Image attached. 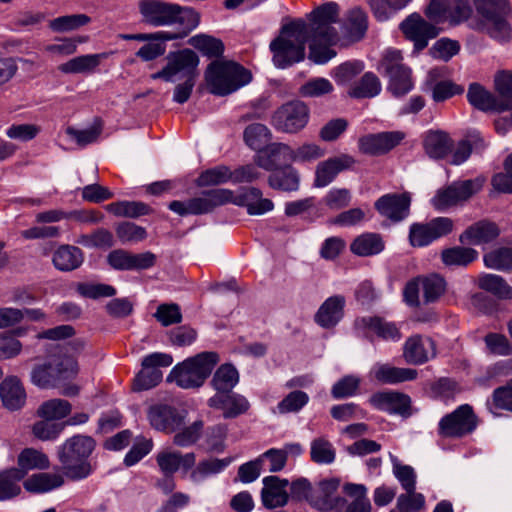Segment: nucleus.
<instances>
[{
  "instance_id": "nucleus-1",
  "label": "nucleus",
  "mask_w": 512,
  "mask_h": 512,
  "mask_svg": "<svg viewBox=\"0 0 512 512\" xmlns=\"http://www.w3.org/2000/svg\"><path fill=\"white\" fill-rule=\"evenodd\" d=\"M339 6L335 2L324 3L310 13L307 24L308 59L316 64H324L336 56L331 46L339 40L333 24L339 22Z\"/></svg>"
},
{
  "instance_id": "nucleus-2",
  "label": "nucleus",
  "mask_w": 512,
  "mask_h": 512,
  "mask_svg": "<svg viewBox=\"0 0 512 512\" xmlns=\"http://www.w3.org/2000/svg\"><path fill=\"white\" fill-rule=\"evenodd\" d=\"M141 21L153 27L178 26L177 32H168L174 40L188 36L200 23V13L194 8L164 0H139Z\"/></svg>"
},
{
  "instance_id": "nucleus-3",
  "label": "nucleus",
  "mask_w": 512,
  "mask_h": 512,
  "mask_svg": "<svg viewBox=\"0 0 512 512\" xmlns=\"http://www.w3.org/2000/svg\"><path fill=\"white\" fill-rule=\"evenodd\" d=\"M476 18L471 27L487 34L492 39L504 43L512 37V25L508 20L510 7L508 0H473Z\"/></svg>"
},
{
  "instance_id": "nucleus-4",
  "label": "nucleus",
  "mask_w": 512,
  "mask_h": 512,
  "mask_svg": "<svg viewBox=\"0 0 512 512\" xmlns=\"http://www.w3.org/2000/svg\"><path fill=\"white\" fill-rule=\"evenodd\" d=\"M95 445L90 436L79 434L68 438L57 451L63 475L73 481L87 478L93 471L88 458Z\"/></svg>"
},
{
  "instance_id": "nucleus-5",
  "label": "nucleus",
  "mask_w": 512,
  "mask_h": 512,
  "mask_svg": "<svg viewBox=\"0 0 512 512\" xmlns=\"http://www.w3.org/2000/svg\"><path fill=\"white\" fill-rule=\"evenodd\" d=\"M306 42L307 23L294 21L284 25L279 36L270 43L274 65L284 69L304 60Z\"/></svg>"
},
{
  "instance_id": "nucleus-6",
  "label": "nucleus",
  "mask_w": 512,
  "mask_h": 512,
  "mask_svg": "<svg viewBox=\"0 0 512 512\" xmlns=\"http://www.w3.org/2000/svg\"><path fill=\"white\" fill-rule=\"evenodd\" d=\"M205 80L212 94L225 96L250 83L252 73L237 62L215 60L207 66Z\"/></svg>"
},
{
  "instance_id": "nucleus-7",
  "label": "nucleus",
  "mask_w": 512,
  "mask_h": 512,
  "mask_svg": "<svg viewBox=\"0 0 512 512\" xmlns=\"http://www.w3.org/2000/svg\"><path fill=\"white\" fill-rule=\"evenodd\" d=\"M218 362L219 356L215 352L199 353L174 366L167 381L175 382L183 389L199 388L210 376Z\"/></svg>"
},
{
  "instance_id": "nucleus-8",
  "label": "nucleus",
  "mask_w": 512,
  "mask_h": 512,
  "mask_svg": "<svg viewBox=\"0 0 512 512\" xmlns=\"http://www.w3.org/2000/svg\"><path fill=\"white\" fill-rule=\"evenodd\" d=\"M378 71L388 78V90L396 97L407 94L413 88L412 71L403 63L400 50H386L379 62Z\"/></svg>"
},
{
  "instance_id": "nucleus-9",
  "label": "nucleus",
  "mask_w": 512,
  "mask_h": 512,
  "mask_svg": "<svg viewBox=\"0 0 512 512\" xmlns=\"http://www.w3.org/2000/svg\"><path fill=\"white\" fill-rule=\"evenodd\" d=\"M446 291V281L437 274L418 276L407 282L403 290L404 301L411 307L421 303L428 305L437 302Z\"/></svg>"
},
{
  "instance_id": "nucleus-10",
  "label": "nucleus",
  "mask_w": 512,
  "mask_h": 512,
  "mask_svg": "<svg viewBox=\"0 0 512 512\" xmlns=\"http://www.w3.org/2000/svg\"><path fill=\"white\" fill-rule=\"evenodd\" d=\"M76 373L77 370L71 361L51 358L45 363L33 367L31 381L43 389L60 387Z\"/></svg>"
},
{
  "instance_id": "nucleus-11",
  "label": "nucleus",
  "mask_w": 512,
  "mask_h": 512,
  "mask_svg": "<svg viewBox=\"0 0 512 512\" xmlns=\"http://www.w3.org/2000/svg\"><path fill=\"white\" fill-rule=\"evenodd\" d=\"M478 425L473 408L463 404L439 421L438 434L442 438H462L472 433Z\"/></svg>"
},
{
  "instance_id": "nucleus-12",
  "label": "nucleus",
  "mask_w": 512,
  "mask_h": 512,
  "mask_svg": "<svg viewBox=\"0 0 512 512\" xmlns=\"http://www.w3.org/2000/svg\"><path fill=\"white\" fill-rule=\"evenodd\" d=\"M199 57L191 49H183L170 52L167 56V64L162 70L151 74L153 80L162 79L166 82H174V77L181 73L184 78H197Z\"/></svg>"
},
{
  "instance_id": "nucleus-13",
  "label": "nucleus",
  "mask_w": 512,
  "mask_h": 512,
  "mask_svg": "<svg viewBox=\"0 0 512 512\" xmlns=\"http://www.w3.org/2000/svg\"><path fill=\"white\" fill-rule=\"evenodd\" d=\"M173 357L167 353L155 352L145 356L141 362V370L133 379V391L140 392L156 387L163 379L162 367H169Z\"/></svg>"
},
{
  "instance_id": "nucleus-14",
  "label": "nucleus",
  "mask_w": 512,
  "mask_h": 512,
  "mask_svg": "<svg viewBox=\"0 0 512 512\" xmlns=\"http://www.w3.org/2000/svg\"><path fill=\"white\" fill-rule=\"evenodd\" d=\"M309 115V108L304 102L289 101L273 113L271 123L278 131L294 134L307 125Z\"/></svg>"
},
{
  "instance_id": "nucleus-15",
  "label": "nucleus",
  "mask_w": 512,
  "mask_h": 512,
  "mask_svg": "<svg viewBox=\"0 0 512 512\" xmlns=\"http://www.w3.org/2000/svg\"><path fill=\"white\" fill-rule=\"evenodd\" d=\"M484 180L481 178L455 182L446 189L439 190L432 199V204L437 210H444L469 199L481 190Z\"/></svg>"
},
{
  "instance_id": "nucleus-16",
  "label": "nucleus",
  "mask_w": 512,
  "mask_h": 512,
  "mask_svg": "<svg viewBox=\"0 0 512 512\" xmlns=\"http://www.w3.org/2000/svg\"><path fill=\"white\" fill-rule=\"evenodd\" d=\"M453 230V221L448 217H437L428 223H415L410 227L409 240L414 247H423L448 235Z\"/></svg>"
},
{
  "instance_id": "nucleus-17",
  "label": "nucleus",
  "mask_w": 512,
  "mask_h": 512,
  "mask_svg": "<svg viewBox=\"0 0 512 512\" xmlns=\"http://www.w3.org/2000/svg\"><path fill=\"white\" fill-rule=\"evenodd\" d=\"M401 31L405 37L414 43L417 52L427 47L428 41L438 36L440 29L426 21L419 14L413 13L401 24Z\"/></svg>"
},
{
  "instance_id": "nucleus-18",
  "label": "nucleus",
  "mask_w": 512,
  "mask_h": 512,
  "mask_svg": "<svg viewBox=\"0 0 512 512\" xmlns=\"http://www.w3.org/2000/svg\"><path fill=\"white\" fill-rule=\"evenodd\" d=\"M404 137L400 131L368 134L359 139V149L364 154L382 155L399 145Z\"/></svg>"
},
{
  "instance_id": "nucleus-19",
  "label": "nucleus",
  "mask_w": 512,
  "mask_h": 512,
  "mask_svg": "<svg viewBox=\"0 0 512 512\" xmlns=\"http://www.w3.org/2000/svg\"><path fill=\"white\" fill-rule=\"evenodd\" d=\"M411 196L408 192L402 194H386L374 204L375 209L393 222H399L409 215Z\"/></svg>"
},
{
  "instance_id": "nucleus-20",
  "label": "nucleus",
  "mask_w": 512,
  "mask_h": 512,
  "mask_svg": "<svg viewBox=\"0 0 512 512\" xmlns=\"http://www.w3.org/2000/svg\"><path fill=\"white\" fill-rule=\"evenodd\" d=\"M339 484L338 479L320 481L318 486L313 489L310 505L321 511H330L342 507L346 501L343 497L337 495Z\"/></svg>"
},
{
  "instance_id": "nucleus-21",
  "label": "nucleus",
  "mask_w": 512,
  "mask_h": 512,
  "mask_svg": "<svg viewBox=\"0 0 512 512\" xmlns=\"http://www.w3.org/2000/svg\"><path fill=\"white\" fill-rule=\"evenodd\" d=\"M150 425L158 431L173 433L184 422V417L178 410L167 404H155L147 413Z\"/></svg>"
},
{
  "instance_id": "nucleus-22",
  "label": "nucleus",
  "mask_w": 512,
  "mask_h": 512,
  "mask_svg": "<svg viewBox=\"0 0 512 512\" xmlns=\"http://www.w3.org/2000/svg\"><path fill=\"white\" fill-rule=\"evenodd\" d=\"M369 401L379 410L399 414L404 418L412 415L411 399L404 393L377 392L370 397Z\"/></svg>"
},
{
  "instance_id": "nucleus-23",
  "label": "nucleus",
  "mask_w": 512,
  "mask_h": 512,
  "mask_svg": "<svg viewBox=\"0 0 512 512\" xmlns=\"http://www.w3.org/2000/svg\"><path fill=\"white\" fill-rule=\"evenodd\" d=\"M354 164V158L347 154L331 157L318 163L315 170L314 186H327L336 178L340 172L350 169Z\"/></svg>"
},
{
  "instance_id": "nucleus-24",
  "label": "nucleus",
  "mask_w": 512,
  "mask_h": 512,
  "mask_svg": "<svg viewBox=\"0 0 512 512\" xmlns=\"http://www.w3.org/2000/svg\"><path fill=\"white\" fill-rule=\"evenodd\" d=\"M289 485L287 479L278 476H267L263 479L261 490L262 504L267 509L284 507L289 502V494L286 490Z\"/></svg>"
},
{
  "instance_id": "nucleus-25",
  "label": "nucleus",
  "mask_w": 512,
  "mask_h": 512,
  "mask_svg": "<svg viewBox=\"0 0 512 512\" xmlns=\"http://www.w3.org/2000/svg\"><path fill=\"white\" fill-rule=\"evenodd\" d=\"M436 355V345L431 338L420 335L409 337L403 348V357L409 364L420 365L426 363Z\"/></svg>"
},
{
  "instance_id": "nucleus-26",
  "label": "nucleus",
  "mask_w": 512,
  "mask_h": 512,
  "mask_svg": "<svg viewBox=\"0 0 512 512\" xmlns=\"http://www.w3.org/2000/svg\"><path fill=\"white\" fill-rule=\"evenodd\" d=\"M292 148L284 143H271L265 146L256 156L255 163L267 171L287 165L292 161Z\"/></svg>"
},
{
  "instance_id": "nucleus-27",
  "label": "nucleus",
  "mask_w": 512,
  "mask_h": 512,
  "mask_svg": "<svg viewBox=\"0 0 512 512\" xmlns=\"http://www.w3.org/2000/svg\"><path fill=\"white\" fill-rule=\"evenodd\" d=\"M355 326L358 328L368 329L378 338L385 341L397 342L402 338V334L396 323L388 321L380 316L357 318L355 320Z\"/></svg>"
},
{
  "instance_id": "nucleus-28",
  "label": "nucleus",
  "mask_w": 512,
  "mask_h": 512,
  "mask_svg": "<svg viewBox=\"0 0 512 512\" xmlns=\"http://www.w3.org/2000/svg\"><path fill=\"white\" fill-rule=\"evenodd\" d=\"M210 407L223 411L225 419L236 418L247 412L250 407L248 400L239 394H216L208 401Z\"/></svg>"
},
{
  "instance_id": "nucleus-29",
  "label": "nucleus",
  "mask_w": 512,
  "mask_h": 512,
  "mask_svg": "<svg viewBox=\"0 0 512 512\" xmlns=\"http://www.w3.org/2000/svg\"><path fill=\"white\" fill-rule=\"evenodd\" d=\"M500 234L496 223L481 220L470 225L459 237L462 244L480 245L492 242Z\"/></svg>"
},
{
  "instance_id": "nucleus-30",
  "label": "nucleus",
  "mask_w": 512,
  "mask_h": 512,
  "mask_svg": "<svg viewBox=\"0 0 512 512\" xmlns=\"http://www.w3.org/2000/svg\"><path fill=\"white\" fill-rule=\"evenodd\" d=\"M345 298L341 295L326 299L316 312L315 322L323 328H333L344 315Z\"/></svg>"
},
{
  "instance_id": "nucleus-31",
  "label": "nucleus",
  "mask_w": 512,
  "mask_h": 512,
  "mask_svg": "<svg viewBox=\"0 0 512 512\" xmlns=\"http://www.w3.org/2000/svg\"><path fill=\"white\" fill-rule=\"evenodd\" d=\"M0 397L5 408L19 410L26 402V392L16 376L5 378L0 384Z\"/></svg>"
},
{
  "instance_id": "nucleus-32",
  "label": "nucleus",
  "mask_w": 512,
  "mask_h": 512,
  "mask_svg": "<svg viewBox=\"0 0 512 512\" xmlns=\"http://www.w3.org/2000/svg\"><path fill=\"white\" fill-rule=\"evenodd\" d=\"M156 462L165 476H173L180 467L191 469L195 465V454L182 455L180 452L165 450L157 454Z\"/></svg>"
},
{
  "instance_id": "nucleus-33",
  "label": "nucleus",
  "mask_w": 512,
  "mask_h": 512,
  "mask_svg": "<svg viewBox=\"0 0 512 512\" xmlns=\"http://www.w3.org/2000/svg\"><path fill=\"white\" fill-rule=\"evenodd\" d=\"M84 261L83 251L73 245L63 244L52 255L54 267L62 272H71L78 269Z\"/></svg>"
},
{
  "instance_id": "nucleus-34",
  "label": "nucleus",
  "mask_w": 512,
  "mask_h": 512,
  "mask_svg": "<svg viewBox=\"0 0 512 512\" xmlns=\"http://www.w3.org/2000/svg\"><path fill=\"white\" fill-rule=\"evenodd\" d=\"M235 204L245 206L250 215H261L274 208L273 202L268 198H263L261 190L255 187L243 189L236 196Z\"/></svg>"
},
{
  "instance_id": "nucleus-35",
  "label": "nucleus",
  "mask_w": 512,
  "mask_h": 512,
  "mask_svg": "<svg viewBox=\"0 0 512 512\" xmlns=\"http://www.w3.org/2000/svg\"><path fill=\"white\" fill-rule=\"evenodd\" d=\"M440 72L438 69H432L428 72L426 85L432 92V98L435 102H443L455 95L464 92V87L450 80L437 81Z\"/></svg>"
},
{
  "instance_id": "nucleus-36",
  "label": "nucleus",
  "mask_w": 512,
  "mask_h": 512,
  "mask_svg": "<svg viewBox=\"0 0 512 512\" xmlns=\"http://www.w3.org/2000/svg\"><path fill=\"white\" fill-rule=\"evenodd\" d=\"M268 184L272 189L285 192L297 191L300 185V177L297 170L291 165H284L271 171Z\"/></svg>"
},
{
  "instance_id": "nucleus-37",
  "label": "nucleus",
  "mask_w": 512,
  "mask_h": 512,
  "mask_svg": "<svg viewBox=\"0 0 512 512\" xmlns=\"http://www.w3.org/2000/svg\"><path fill=\"white\" fill-rule=\"evenodd\" d=\"M467 99L478 110L502 112L497 96L491 94L478 83L470 84Z\"/></svg>"
},
{
  "instance_id": "nucleus-38",
  "label": "nucleus",
  "mask_w": 512,
  "mask_h": 512,
  "mask_svg": "<svg viewBox=\"0 0 512 512\" xmlns=\"http://www.w3.org/2000/svg\"><path fill=\"white\" fill-rule=\"evenodd\" d=\"M423 146L430 158L442 159L452 151L453 141L444 132L431 131L426 135Z\"/></svg>"
},
{
  "instance_id": "nucleus-39",
  "label": "nucleus",
  "mask_w": 512,
  "mask_h": 512,
  "mask_svg": "<svg viewBox=\"0 0 512 512\" xmlns=\"http://www.w3.org/2000/svg\"><path fill=\"white\" fill-rule=\"evenodd\" d=\"M64 484V476L59 473H38L24 481V488L33 493H43Z\"/></svg>"
},
{
  "instance_id": "nucleus-40",
  "label": "nucleus",
  "mask_w": 512,
  "mask_h": 512,
  "mask_svg": "<svg viewBox=\"0 0 512 512\" xmlns=\"http://www.w3.org/2000/svg\"><path fill=\"white\" fill-rule=\"evenodd\" d=\"M477 285L480 289L493 294L498 299H512V287L499 275L482 274L477 279Z\"/></svg>"
},
{
  "instance_id": "nucleus-41",
  "label": "nucleus",
  "mask_w": 512,
  "mask_h": 512,
  "mask_svg": "<svg viewBox=\"0 0 512 512\" xmlns=\"http://www.w3.org/2000/svg\"><path fill=\"white\" fill-rule=\"evenodd\" d=\"M24 479L22 470L16 468L6 469L0 472V501H5L18 496L21 492L20 481Z\"/></svg>"
},
{
  "instance_id": "nucleus-42",
  "label": "nucleus",
  "mask_w": 512,
  "mask_h": 512,
  "mask_svg": "<svg viewBox=\"0 0 512 512\" xmlns=\"http://www.w3.org/2000/svg\"><path fill=\"white\" fill-rule=\"evenodd\" d=\"M351 251L358 256H371L384 249L382 237L376 233H364L351 243Z\"/></svg>"
},
{
  "instance_id": "nucleus-43",
  "label": "nucleus",
  "mask_w": 512,
  "mask_h": 512,
  "mask_svg": "<svg viewBox=\"0 0 512 512\" xmlns=\"http://www.w3.org/2000/svg\"><path fill=\"white\" fill-rule=\"evenodd\" d=\"M272 133L268 127L261 123H252L248 125L243 132L245 144L258 153L268 145Z\"/></svg>"
},
{
  "instance_id": "nucleus-44",
  "label": "nucleus",
  "mask_w": 512,
  "mask_h": 512,
  "mask_svg": "<svg viewBox=\"0 0 512 512\" xmlns=\"http://www.w3.org/2000/svg\"><path fill=\"white\" fill-rule=\"evenodd\" d=\"M105 209L117 217L137 218L148 215L151 208L139 201H118L106 205Z\"/></svg>"
},
{
  "instance_id": "nucleus-45",
  "label": "nucleus",
  "mask_w": 512,
  "mask_h": 512,
  "mask_svg": "<svg viewBox=\"0 0 512 512\" xmlns=\"http://www.w3.org/2000/svg\"><path fill=\"white\" fill-rule=\"evenodd\" d=\"M188 44L208 58H219L223 55V42L210 35L198 34L188 40Z\"/></svg>"
},
{
  "instance_id": "nucleus-46",
  "label": "nucleus",
  "mask_w": 512,
  "mask_h": 512,
  "mask_svg": "<svg viewBox=\"0 0 512 512\" xmlns=\"http://www.w3.org/2000/svg\"><path fill=\"white\" fill-rule=\"evenodd\" d=\"M375 377L380 382L395 384L414 380L417 377V371L411 368L382 365L375 372Z\"/></svg>"
},
{
  "instance_id": "nucleus-47",
  "label": "nucleus",
  "mask_w": 512,
  "mask_h": 512,
  "mask_svg": "<svg viewBox=\"0 0 512 512\" xmlns=\"http://www.w3.org/2000/svg\"><path fill=\"white\" fill-rule=\"evenodd\" d=\"M71 404L64 399H51L43 402L37 409V415L45 420L55 421L71 413Z\"/></svg>"
},
{
  "instance_id": "nucleus-48",
  "label": "nucleus",
  "mask_w": 512,
  "mask_h": 512,
  "mask_svg": "<svg viewBox=\"0 0 512 512\" xmlns=\"http://www.w3.org/2000/svg\"><path fill=\"white\" fill-rule=\"evenodd\" d=\"M49 465L50 462L46 454L33 448H26L18 456L19 467L16 470H22L25 477L29 470L47 469Z\"/></svg>"
},
{
  "instance_id": "nucleus-49",
  "label": "nucleus",
  "mask_w": 512,
  "mask_h": 512,
  "mask_svg": "<svg viewBox=\"0 0 512 512\" xmlns=\"http://www.w3.org/2000/svg\"><path fill=\"white\" fill-rule=\"evenodd\" d=\"M344 492L354 498L345 512H371V503L367 498V489L364 485L347 483L344 485Z\"/></svg>"
},
{
  "instance_id": "nucleus-50",
  "label": "nucleus",
  "mask_w": 512,
  "mask_h": 512,
  "mask_svg": "<svg viewBox=\"0 0 512 512\" xmlns=\"http://www.w3.org/2000/svg\"><path fill=\"white\" fill-rule=\"evenodd\" d=\"M478 256V252L470 247H453L442 251L441 258L448 266H467Z\"/></svg>"
},
{
  "instance_id": "nucleus-51",
  "label": "nucleus",
  "mask_w": 512,
  "mask_h": 512,
  "mask_svg": "<svg viewBox=\"0 0 512 512\" xmlns=\"http://www.w3.org/2000/svg\"><path fill=\"white\" fill-rule=\"evenodd\" d=\"M239 380L237 370L229 364L220 366L212 379L213 387L219 392L218 394L229 393Z\"/></svg>"
},
{
  "instance_id": "nucleus-52",
  "label": "nucleus",
  "mask_w": 512,
  "mask_h": 512,
  "mask_svg": "<svg viewBox=\"0 0 512 512\" xmlns=\"http://www.w3.org/2000/svg\"><path fill=\"white\" fill-rule=\"evenodd\" d=\"M381 90V84L378 77L371 73H365L360 81L353 86L348 94L353 98H372L379 94Z\"/></svg>"
},
{
  "instance_id": "nucleus-53",
  "label": "nucleus",
  "mask_w": 512,
  "mask_h": 512,
  "mask_svg": "<svg viewBox=\"0 0 512 512\" xmlns=\"http://www.w3.org/2000/svg\"><path fill=\"white\" fill-rule=\"evenodd\" d=\"M310 457L316 464H331L335 460L336 451L328 439L319 437L311 442Z\"/></svg>"
},
{
  "instance_id": "nucleus-54",
  "label": "nucleus",
  "mask_w": 512,
  "mask_h": 512,
  "mask_svg": "<svg viewBox=\"0 0 512 512\" xmlns=\"http://www.w3.org/2000/svg\"><path fill=\"white\" fill-rule=\"evenodd\" d=\"M100 63L99 55H83L75 57L59 66L63 73H88L93 71Z\"/></svg>"
},
{
  "instance_id": "nucleus-55",
  "label": "nucleus",
  "mask_w": 512,
  "mask_h": 512,
  "mask_svg": "<svg viewBox=\"0 0 512 512\" xmlns=\"http://www.w3.org/2000/svg\"><path fill=\"white\" fill-rule=\"evenodd\" d=\"M91 22V18L86 14H72L57 17L49 22L52 31L62 33L76 30L86 26Z\"/></svg>"
},
{
  "instance_id": "nucleus-56",
  "label": "nucleus",
  "mask_w": 512,
  "mask_h": 512,
  "mask_svg": "<svg viewBox=\"0 0 512 512\" xmlns=\"http://www.w3.org/2000/svg\"><path fill=\"white\" fill-rule=\"evenodd\" d=\"M495 89L503 111L512 109V72H500L495 76Z\"/></svg>"
},
{
  "instance_id": "nucleus-57",
  "label": "nucleus",
  "mask_w": 512,
  "mask_h": 512,
  "mask_svg": "<svg viewBox=\"0 0 512 512\" xmlns=\"http://www.w3.org/2000/svg\"><path fill=\"white\" fill-rule=\"evenodd\" d=\"M232 461V458L208 459L198 463L197 467L191 472V479L195 482L203 480L205 477L221 472Z\"/></svg>"
},
{
  "instance_id": "nucleus-58",
  "label": "nucleus",
  "mask_w": 512,
  "mask_h": 512,
  "mask_svg": "<svg viewBox=\"0 0 512 512\" xmlns=\"http://www.w3.org/2000/svg\"><path fill=\"white\" fill-rule=\"evenodd\" d=\"M486 267L496 270H512V248L501 247L484 255Z\"/></svg>"
},
{
  "instance_id": "nucleus-59",
  "label": "nucleus",
  "mask_w": 512,
  "mask_h": 512,
  "mask_svg": "<svg viewBox=\"0 0 512 512\" xmlns=\"http://www.w3.org/2000/svg\"><path fill=\"white\" fill-rule=\"evenodd\" d=\"M368 28L367 15L358 7L351 9L347 16V31L349 36L360 40Z\"/></svg>"
},
{
  "instance_id": "nucleus-60",
  "label": "nucleus",
  "mask_w": 512,
  "mask_h": 512,
  "mask_svg": "<svg viewBox=\"0 0 512 512\" xmlns=\"http://www.w3.org/2000/svg\"><path fill=\"white\" fill-rule=\"evenodd\" d=\"M77 243L87 247L110 248L114 245V238L109 230L99 228L91 234L80 235Z\"/></svg>"
},
{
  "instance_id": "nucleus-61",
  "label": "nucleus",
  "mask_w": 512,
  "mask_h": 512,
  "mask_svg": "<svg viewBox=\"0 0 512 512\" xmlns=\"http://www.w3.org/2000/svg\"><path fill=\"white\" fill-rule=\"evenodd\" d=\"M332 83L326 78H312L299 88V94L302 97H321L330 94L333 91Z\"/></svg>"
},
{
  "instance_id": "nucleus-62",
  "label": "nucleus",
  "mask_w": 512,
  "mask_h": 512,
  "mask_svg": "<svg viewBox=\"0 0 512 512\" xmlns=\"http://www.w3.org/2000/svg\"><path fill=\"white\" fill-rule=\"evenodd\" d=\"M64 429V424L42 419L32 426V434L41 441H53Z\"/></svg>"
},
{
  "instance_id": "nucleus-63",
  "label": "nucleus",
  "mask_w": 512,
  "mask_h": 512,
  "mask_svg": "<svg viewBox=\"0 0 512 512\" xmlns=\"http://www.w3.org/2000/svg\"><path fill=\"white\" fill-rule=\"evenodd\" d=\"M233 179L227 166L220 165L202 172L198 178L199 186L219 185Z\"/></svg>"
},
{
  "instance_id": "nucleus-64",
  "label": "nucleus",
  "mask_w": 512,
  "mask_h": 512,
  "mask_svg": "<svg viewBox=\"0 0 512 512\" xmlns=\"http://www.w3.org/2000/svg\"><path fill=\"white\" fill-rule=\"evenodd\" d=\"M116 235L123 243H136L147 237L145 228L132 222H122L116 227Z\"/></svg>"
}]
</instances>
